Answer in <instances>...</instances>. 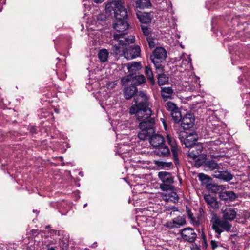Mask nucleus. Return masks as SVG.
I'll use <instances>...</instances> for the list:
<instances>
[{"label":"nucleus","instance_id":"nucleus-1","mask_svg":"<svg viewBox=\"0 0 250 250\" xmlns=\"http://www.w3.org/2000/svg\"><path fill=\"white\" fill-rule=\"evenodd\" d=\"M136 104L132 105L129 109L131 114H136L137 119L140 121L139 124L140 129H147L154 131L153 126L155 120L150 118L152 111L148 102V97L143 92H139L134 97Z\"/></svg>","mask_w":250,"mask_h":250},{"label":"nucleus","instance_id":"nucleus-2","mask_svg":"<svg viewBox=\"0 0 250 250\" xmlns=\"http://www.w3.org/2000/svg\"><path fill=\"white\" fill-rule=\"evenodd\" d=\"M246 212L242 213V217L240 214H237L235 209L227 207L222 209V217H220L216 213H212L210 218L211 228L216 233V237L219 238L221 234L224 231L229 232L230 230L232 225L229 221H233L236 218L239 222H244L246 220Z\"/></svg>","mask_w":250,"mask_h":250},{"label":"nucleus","instance_id":"nucleus-3","mask_svg":"<svg viewBox=\"0 0 250 250\" xmlns=\"http://www.w3.org/2000/svg\"><path fill=\"white\" fill-rule=\"evenodd\" d=\"M114 39L119 42V44L114 45L112 48L116 55L124 56L127 60H131L140 56L141 49L138 45H134L126 48L124 47L134 42V36H129L125 33L116 34L114 35Z\"/></svg>","mask_w":250,"mask_h":250},{"label":"nucleus","instance_id":"nucleus-4","mask_svg":"<svg viewBox=\"0 0 250 250\" xmlns=\"http://www.w3.org/2000/svg\"><path fill=\"white\" fill-rule=\"evenodd\" d=\"M167 52L166 50L162 47H158L153 51L150 55V59L154 64L155 69L162 72V67H164L162 63L167 58Z\"/></svg>","mask_w":250,"mask_h":250},{"label":"nucleus","instance_id":"nucleus-5","mask_svg":"<svg viewBox=\"0 0 250 250\" xmlns=\"http://www.w3.org/2000/svg\"><path fill=\"white\" fill-rule=\"evenodd\" d=\"M121 13L119 15L120 18H115L113 24L114 29L119 32H124L129 27V24L125 21L128 16L127 9L125 8H121Z\"/></svg>","mask_w":250,"mask_h":250},{"label":"nucleus","instance_id":"nucleus-6","mask_svg":"<svg viewBox=\"0 0 250 250\" xmlns=\"http://www.w3.org/2000/svg\"><path fill=\"white\" fill-rule=\"evenodd\" d=\"M121 8H125L121 1L113 0L111 2H107L106 4L105 12L108 15L114 14L115 18H120L119 15L121 13Z\"/></svg>","mask_w":250,"mask_h":250},{"label":"nucleus","instance_id":"nucleus-7","mask_svg":"<svg viewBox=\"0 0 250 250\" xmlns=\"http://www.w3.org/2000/svg\"><path fill=\"white\" fill-rule=\"evenodd\" d=\"M181 235L183 239L189 242H194L197 235L194 229L191 228H184L181 231Z\"/></svg>","mask_w":250,"mask_h":250},{"label":"nucleus","instance_id":"nucleus-8","mask_svg":"<svg viewBox=\"0 0 250 250\" xmlns=\"http://www.w3.org/2000/svg\"><path fill=\"white\" fill-rule=\"evenodd\" d=\"M195 118L192 114H187L181 120V125L184 129H188L194 125Z\"/></svg>","mask_w":250,"mask_h":250},{"label":"nucleus","instance_id":"nucleus-9","mask_svg":"<svg viewBox=\"0 0 250 250\" xmlns=\"http://www.w3.org/2000/svg\"><path fill=\"white\" fill-rule=\"evenodd\" d=\"M198 137L197 134H189L183 140L181 139V142L185 145V146L187 148H191L193 146L197 145L195 144V142L197 140Z\"/></svg>","mask_w":250,"mask_h":250},{"label":"nucleus","instance_id":"nucleus-10","mask_svg":"<svg viewBox=\"0 0 250 250\" xmlns=\"http://www.w3.org/2000/svg\"><path fill=\"white\" fill-rule=\"evenodd\" d=\"M202 150V145L200 144H197V145L193 146L189 149L188 155L192 160H195L200 155Z\"/></svg>","mask_w":250,"mask_h":250},{"label":"nucleus","instance_id":"nucleus-11","mask_svg":"<svg viewBox=\"0 0 250 250\" xmlns=\"http://www.w3.org/2000/svg\"><path fill=\"white\" fill-rule=\"evenodd\" d=\"M149 142L153 147L156 148L164 143V139L162 135L155 134L151 136Z\"/></svg>","mask_w":250,"mask_h":250},{"label":"nucleus","instance_id":"nucleus-12","mask_svg":"<svg viewBox=\"0 0 250 250\" xmlns=\"http://www.w3.org/2000/svg\"><path fill=\"white\" fill-rule=\"evenodd\" d=\"M213 176L226 181H229L233 178L232 174L228 171H215Z\"/></svg>","mask_w":250,"mask_h":250},{"label":"nucleus","instance_id":"nucleus-13","mask_svg":"<svg viewBox=\"0 0 250 250\" xmlns=\"http://www.w3.org/2000/svg\"><path fill=\"white\" fill-rule=\"evenodd\" d=\"M237 196L233 191H226L221 192L219 194V198L221 200L226 201H232L236 199Z\"/></svg>","mask_w":250,"mask_h":250},{"label":"nucleus","instance_id":"nucleus-14","mask_svg":"<svg viewBox=\"0 0 250 250\" xmlns=\"http://www.w3.org/2000/svg\"><path fill=\"white\" fill-rule=\"evenodd\" d=\"M160 179L164 183L172 184L174 182V178L171 174L167 171H161L158 173Z\"/></svg>","mask_w":250,"mask_h":250},{"label":"nucleus","instance_id":"nucleus-15","mask_svg":"<svg viewBox=\"0 0 250 250\" xmlns=\"http://www.w3.org/2000/svg\"><path fill=\"white\" fill-rule=\"evenodd\" d=\"M167 140L171 146V151L174 158L178 156V148L177 143L174 138H173L170 135H167Z\"/></svg>","mask_w":250,"mask_h":250},{"label":"nucleus","instance_id":"nucleus-16","mask_svg":"<svg viewBox=\"0 0 250 250\" xmlns=\"http://www.w3.org/2000/svg\"><path fill=\"white\" fill-rule=\"evenodd\" d=\"M204 198L209 207H210L212 208H218V203L216 198L208 194L205 195Z\"/></svg>","mask_w":250,"mask_h":250},{"label":"nucleus","instance_id":"nucleus-17","mask_svg":"<svg viewBox=\"0 0 250 250\" xmlns=\"http://www.w3.org/2000/svg\"><path fill=\"white\" fill-rule=\"evenodd\" d=\"M155 150V153L160 156H166L170 154V151L168 147L164 143L157 147Z\"/></svg>","mask_w":250,"mask_h":250},{"label":"nucleus","instance_id":"nucleus-18","mask_svg":"<svg viewBox=\"0 0 250 250\" xmlns=\"http://www.w3.org/2000/svg\"><path fill=\"white\" fill-rule=\"evenodd\" d=\"M164 67H162V72H159L158 69H156V73L157 74L158 77V83L159 85L166 84L168 82V78L164 74Z\"/></svg>","mask_w":250,"mask_h":250},{"label":"nucleus","instance_id":"nucleus-19","mask_svg":"<svg viewBox=\"0 0 250 250\" xmlns=\"http://www.w3.org/2000/svg\"><path fill=\"white\" fill-rule=\"evenodd\" d=\"M204 169L206 171L213 170L219 167V165L215 160L207 161L204 165Z\"/></svg>","mask_w":250,"mask_h":250},{"label":"nucleus","instance_id":"nucleus-20","mask_svg":"<svg viewBox=\"0 0 250 250\" xmlns=\"http://www.w3.org/2000/svg\"><path fill=\"white\" fill-rule=\"evenodd\" d=\"M206 188L209 191L214 193L220 192L224 189L223 186L214 184H208L206 185Z\"/></svg>","mask_w":250,"mask_h":250},{"label":"nucleus","instance_id":"nucleus-21","mask_svg":"<svg viewBox=\"0 0 250 250\" xmlns=\"http://www.w3.org/2000/svg\"><path fill=\"white\" fill-rule=\"evenodd\" d=\"M137 92L136 87L132 85L124 89V96L126 99H130Z\"/></svg>","mask_w":250,"mask_h":250},{"label":"nucleus","instance_id":"nucleus-22","mask_svg":"<svg viewBox=\"0 0 250 250\" xmlns=\"http://www.w3.org/2000/svg\"><path fill=\"white\" fill-rule=\"evenodd\" d=\"M142 68L141 63L140 62H133L128 64V71L130 74H134L137 71L139 70Z\"/></svg>","mask_w":250,"mask_h":250},{"label":"nucleus","instance_id":"nucleus-23","mask_svg":"<svg viewBox=\"0 0 250 250\" xmlns=\"http://www.w3.org/2000/svg\"><path fill=\"white\" fill-rule=\"evenodd\" d=\"M173 90L170 87H163L161 90V95L164 100H167L172 97Z\"/></svg>","mask_w":250,"mask_h":250},{"label":"nucleus","instance_id":"nucleus-24","mask_svg":"<svg viewBox=\"0 0 250 250\" xmlns=\"http://www.w3.org/2000/svg\"><path fill=\"white\" fill-rule=\"evenodd\" d=\"M141 131L138 133V136L139 139L142 140H145L147 139H149L151 137V134L154 131H150L147 129H140Z\"/></svg>","mask_w":250,"mask_h":250},{"label":"nucleus","instance_id":"nucleus-25","mask_svg":"<svg viewBox=\"0 0 250 250\" xmlns=\"http://www.w3.org/2000/svg\"><path fill=\"white\" fill-rule=\"evenodd\" d=\"M151 6L149 0H139L135 2V6L140 9L148 8Z\"/></svg>","mask_w":250,"mask_h":250},{"label":"nucleus","instance_id":"nucleus-26","mask_svg":"<svg viewBox=\"0 0 250 250\" xmlns=\"http://www.w3.org/2000/svg\"><path fill=\"white\" fill-rule=\"evenodd\" d=\"M137 17L143 23H148L151 21V17L148 13H145L140 15L137 14Z\"/></svg>","mask_w":250,"mask_h":250},{"label":"nucleus","instance_id":"nucleus-27","mask_svg":"<svg viewBox=\"0 0 250 250\" xmlns=\"http://www.w3.org/2000/svg\"><path fill=\"white\" fill-rule=\"evenodd\" d=\"M98 55L100 61L104 62L107 60L108 52L106 49H103L99 51Z\"/></svg>","mask_w":250,"mask_h":250},{"label":"nucleus","instance_id":"nucleus-28","mask_svg":"<svg viewBox=\"0 0 250 250\" xmlns=\"http://www.w3.org/2000/svg\"><path fill=\"white\" fill-rule=\"evenodd\" d=\"M132 82L133 84H141L146 81V79L143 75H137L134 77L132 76Z\"/></svg>","mask_w":250,"mask_h":250},{"label":"nucleus","instance_id":"nucleus-29","mask_svg":"<svg viewBox=\"0 0 250 250\" xmlns=\"http://www.w3.org/2000/svg\"><path fill=\"white\" fill-rule=\"evenodd\" d=\"M163 199L166 202L172 201L173 203H176L178 201V196L176 193L172 192L168 196H164Z\"/></svg>","mask_w":250,"mask_h":250},{"label":"nucleus","instance_id":"nucleus-30","mask_svg":"<svg viewBox=\"0 0 250 250\" xmlns=\"http://www.w3.org/2000/svg\"><path fill=\"white\" fill-rule=\"evenodd\" d=\"M176 228H178L186 224V220L183 216H178L173 219Z\"/></svg>","mask_w":250,"mask_h":250},{"label":"nucleus","instance_id":"nucleus-31","mask_svg":"<svg viewBox=\"0 0 250 250\" xmlns=\"http://www.w3.org/2000/svg\"><path fill=\"white\" fill-rule=\"evenodd\" d=\"M171 115L175 123H178L182 120V115L179 108L177 109V111L171 112Z\"/></svg>","mask_w":250,"mask_h":250},{"label":"nucleus","instance_id":"nucleus-32","mask_svg":"<svg viewBox=\"0 0 250 250\" xmlns=\"http://www.w3.org/2000/svg\"><path fill=\"white\" fill-rule=\"evenodd\" d=\"M145 74L146 75L147 78L150 80V82L154 83V80L153 79V75L150 66H146L145 67Z\"/></svg>","mask_w":250,"mask_h":250},{"label":"nucleus","instance_id":"nucleus-33","mask_svg":"<svg viewBox=\"0 0 250 250\" xmlns=\"http://www.w3.org/2000/svg\"><path fill=\"white\" fill-rule=\"evenodd\" d=\"M166 107L167 109L170 111L171 113L174 111H177V109H179L177 106L171 102H167L166 103Z\"/></svg>","mask_w":250,"mask_h":250},{"label":"nucleus","instance_id":"nucleus-34","mask_svg":"<svg viewBox=\"0 0 250 250\" xmlns=\"http://www.w3.org/2000/svg\"><path fill=\"white\" fill-rule=\"evenodd\" d=\"M186 212L187 213L188 218L190 220L191 222L194 225H198V221L196 220V218L193 217V214L191 212V210L189 208H186Z\"/></svg>","mask_w":250,"mask_h":250},{"label":"nucleus","instance_id":"nucleus-35","mask_svg":"<svg viewBox=\"0 0 250 250\" xmlns=\"http://www.w3.org/2000/svg\"><path fill=\"white\" fill-rule=\"evenodd\" d=\"M199 180L201 181L202 184H208L210 178L207 175L204 173H200L198 175Z\"/></svg>","mask_w":250,"mask_h":250},{"label":"nucleus","instance_id":"nucleus-36","mask_svg":"<svg viewBox=\"0 0 250 250\" xmlns=\"http://www.w3.org/2000/svg\"><path fill=\"white\" fill-rule=\"evenodd\" d=\"M182 65H184L185 68L188 69L191 67V59L190 57H187L186 59H183L182 61Z\"/></svg>","mask_w":250,"mask_h":250},{"label":"nucleus","instance_id":"nucleus-37","mask_svg":"<svg viewBox=\"0 0 250 250\" xmlns=\"http://www.w3.org/2000/svg\"><path fill=\"white\" fill-rule=\"evenodd\" d=\"M206 162V156L200 157L196 160L195 166L197 167H199L203 164H205Z\"/></svg>","mask_w":250,"mask_h":250},{"label":"nucleus","instance_id":"nucleus-38","mask_svg":"<svg viewBox=\"0 0 250 250\" xmlns=\"http://www.w3.org/2000/svg\"><path fill=\"white\" fill-rule=\"evenodd\" d=\"M130 81L132 82V75H129L123 77L121 82L123 85H125Z\"/></svg>","mask_w":250,"mask_h":250},{"label":"nucleus","instance_id":"nucleus-39","mask_svg":"<svg viewBox=\"0 0 250 250\" xmlns=\"http://www.w3.org/2000/svg\"><path fill=\"white\" fill-rule=\"evenodd\" d=\"M170 184L163 183L160 185V188L163 191L172 190L173 187Z\"/></svg>","mask_w":250,"mask_h":250},{"label":"nucleus","instance_id":"nucleus-40","mask_svg":"<svg viewBox=\"0 0 250 250\" xmlns=\"http://www.w3.org/2000/svg\"><path fill=\"white\" fill-rule=\"evenodd\" d=\"M165 226L169 229H172L174 228H176V225L174 224V222L173 219L171 221H168V222H167L165 224Z\"/></svg>","mask_w":250,"mask_h":250},{"label":"nucleus","instance_id":"nucleus-41","mask_svg":"<svg viewBox=\"0 0 250 250\" xmlns=\"http://www.w3.org/2000/svg\"><path fill=\"white\" fill-rule=\"evenodd\" d=\"M147 40L148 42L149 47L151 48H154L155 45V43L154 42L153 39L148 37L147 38Z\"/></svg>","mask_w":250,"mask_h":250},{"label":"nucleus","instance_id":"nucleus-42","mask_svg":"<svg viewBox=\"0 0 250 250\" xmlns=\"http://www.w3.org/2000/svg\"><path fill=\"white\" fill-rule=\"evenodd\" d=\"M210 244L211 248L213 249H215L217 248L220 245V243L215 240H211L210 242Z\"/></svg>","mask_w":250,"mask_h":250},{"label":"nucleus","instance_id":"nucleus-43","mask_svg":"<svg viewBox=\"0 0 250 250\" xmlns=\"http://www.w3.org/2000/svg\"><path fill=\"white\" fill-rule=\"evenodd\" d=\"M142 31L143 32V33L144 34V35H147L149 34V30L147 27H146L144 26H142Z\"/></svg>","mask_w":250,"mask_h":250},{"label":"nucleus","instance_id":"nucleus-44","mask_svg":"<svg viewBox=\"0 0 250 250\" xmlns=\"http://www.w3.org/2000/svg\"><path fill=\"white\" fill-rule=\"evenodd\" d=\"M105 15L103 14H99L97 16V20H104L105 19Z\"/></svg>","mask_w":250,"mask_h":250},{"label":"nucleus","instance_id":"nucleus-45","mask_svg":"<svg viewBox=\"0 0 250 250\" xmlns=\"http://www.w3.org/2000/svg\"><path fill=\"white\" fill-rule=\"evenodd\" d=\"M160 120L163 124V125L164 126V127L165 130H167V125L166 122L165 121V119L163 118H161Z\"/></svg>","mask_w":250,"mask_h":250},{"label":"nucleus","instance_id":"nucleus-46","mask_svg":"<svg viewBox=\"0 0 250 250\" xmlns=\"http://www.w3.org/2000/svg\"><path fill=\"white\" fill-rule=\"evenodd\" d=\"M94 2L96 3H101L104 1V0H92Z\"/></svg>","mask_w":250,"mask_h":250},{"label":"nucleus","instance_id":"nucleus-47","mask_svg":"<svg viewBox=\"0 0 250 250\" xmlns=\"http://www.w3.org/2000/svg\"><path fill=\"white\" fill-rule=\"evenodd\" d=\"M48 250H55V249L53 247H51L48 249Z\"/></svg>","mask_w":250,"mask_h":250},{"label":"nucleus","instance_id":"nucleus-48","mask_svg":"<svg viewBox=\"0 0 250 250\" xmlns=\"http://www.w3.org/2000/svg\"><path fill=\"white\" fill-rule=\"evenodd\" d=\"M199 211H200V213H201L202 211H203V209L202 208H200L199 209Z\"/></svg>","mask_w":250,"mask_h":250},{"label":"nucleus","instance_id":"nucleus-49","mask_svg":"<svg viewBox=\"0 0 250 250\" xmlns=\"http://www.w3.org/2000/svg\"><path fill=\"white\" fill-rule=\"evenodd\" d=\"M180 183H182V179H180Z\"/></svg>","mask_w":250,"mask_h":250}]
</instances>
